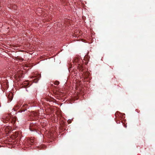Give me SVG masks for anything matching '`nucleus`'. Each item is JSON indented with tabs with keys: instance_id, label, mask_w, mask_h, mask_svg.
<instances>
[{
	"instance_id": "f257e3e1",
	"label": "nucleus",
	"mask_w": 155,
	"mask_h": 155,
	"mask_svg": "<svg viewBox=\"0 0 155 155\" xmlns=\"http://www.w3.org/2000/svg\"><path fill=\"white\" fill-rule=\"evenodd\" d=\"M2 121L4 123H6L9 122H11L13 124H14L16 121V119L15 118H12L9 114H6L3 117Z\"/></svg>"
},
{
	"instance_id": "20e7f679",
	"label": "nucleus",
	"mask_w": 155,
	"mask_h": 155,
	"mask_svg": "<svg viewBox=\"0 0 155 155\" xmlns=\"http://www.w3.org/2000/svg\"><path fill=\"white\" fill-rule=\"evenodd\" d=\"M28 142L30 145H33L34 144V140L32 138H29L28 140Z\"/></svg>"
},
{
	"instance_id": "9b49d317",
	"label": "nucleus",
	"mask_w": 155,
	"mask_h": 155,
	"mask_svg": "<svg viewBox=\"0 0 155 155\" xmlns=\"http://www.w3.org/2000/svg\"><path fill=\"white\" fill-rule=\"evenodd\" d=\"M78 67H79L80 68H81H81L80 69V70H81V69L82 68V66L81 65H80Z\"/></svg>"
},
{
	"instance_id": "0eeeda50",
	"label": "nucleus",
	"mask_w": 155,
	"mask_h": 155,
	"mask_svg": "<svg viewBox=\"0 0 155 155\" xmlns=\"http://www.w3.org/2000/svg\"><path fill=\"white\" fill-rule=\"evenodd\" d=\"M28 84L27 83V82H26H26H24L23 84V85H24L25 87L28 86Z\"/></svg>"
},
{
	"instance_id": "9d476101",
	"label": "nucleus",
	"mask_w": 155,
	"mask_h": 155,
	"mask_svg": "<svg viewBox=\"0 0 155 155\" xmlns=\"http://www.w3.org/2000/svg\"><path fill=\"white\" fill-rule=\"evenodd\" d=\"M21 105H20V104H18L17 105V107L18 108H19L20 107H21Z\"/></svg>"
},
{
	"instance_id": "f8f14e48",
	"label": "nucleus",
	"mask_w": 155,
	"mask_h": 155,
	"mask_svg": "<svg viewBox=\"0 0 155 155\" xmlns=\"http://www.w3.org/2000/svg\"><path fill=\"white\" fill-rule=\"evenodd\" d=\"M120 121H119L118 122V121H116V122L118 124V123H120ZM122 123V121H120Z\"/></svg>"
},
{
	"instance_id": "7ed1b4c3",
	"label": "nucleus",
	"mask_w": 155,
	"mask_h": 155,
	"mask_svg": "<svg viewBox=\"0 0 155 155\" xmlns=\"http://www.w3.org/2000/svg\"><path fill=\"white\" fill-rule=\"evenodd\" d=\"M41 77L40 74H36L33 76V78H34V82L35 83L37 82L40 78Z\"/></svg>"
},
{
	"instance_id": "39448f33",
	"label": "nucleus",
	"mask_w": 155,
	"mask_h": 155,
	"mask_svg": "<svg viewBox=\"0 0 155 155\" xmlns=\"http://www.w3.org/2000/svg\"><path fill=\"white\" fill-rule=\"evenodd\" d=\"M30 115L32 117H36L38 116V114L37 112L33 111L31 113Z\"/></svg>"
},
{
	"instance_id": "4468645a",
	"label": "nucleus",
	"mask_w": 155,
	"mask_h": 155,
	"mask_svg": "<svg viewBox=\"0 0 155 155\" xmlns=\"http://www.w3.org/2000/svg\"><path fill=\"white\" fill-rule=\"evenodd\" d=\"M12 100V99H11L10 101H11Z\"/></svg>"
},
{
	"instance_id": "1a4fd4ad",
	"label": "nucleus",
	"mask_w": 155,
	"mask_h": 155,
	"mask_svg": "<svg viewBox=\"0 0 155 155\" xmlns=\"http://www.w3.org/2000/svg\"><path fill=\"white\" fill-rule=\"evenodd\" d=\"M59 84V82L58 81H55L54 83V84L55 85H58Z\"/></svg>"
},
{
	"instance_id": "f03ea898",
	"label": "nucleus",
	"mask_w": 155,
	"mask_h": 155,
	"mask_svg": "<svg viewBox=\"0 0 155 155\" xmlns=\"http://www.w3.org/2000/svg\"><path fill=\"white\" fill-rule=\"evenodd\" d=\"M39 127L35 124H31L30 125L29 129L31 131H37L38 128Z\"/></svg>"
},
{
	"instance_id": "6e6552de",
	"label": "nucleus",
	"mask_w": 155,
	"mask_h": 155,
	"mask_svg": "<svg viewBox=\"0 0 155 155\" xmlns=\"http://www.w3.org/2000/svg\"><path fill=\"white\" fill-rule=\"evenodd\" d=\"M17 59H18L19 60H22V61L24 60V59L21 57H20L18 56L17 57Z\"/></svg>"
},
{
	"instance_id": "ddd939ff",
	"label": "nucleus",
	"mask_w": 155,
	"mask_h": 155,
	"mask_svg": "<svg viewBox=\"0 0 155 155\" xmlns=\"http://www.w3.org/2000/svg\"><path fill=\"white\" fill-rule=\"evenodd\" d=\"M24 105H22V107H24Z\"/></svg>"
},
{
	"instance_id": "423d86ee",
	"label": "nucleus",
	"mask_w": 155,
	"mask_h": 155,
	"mask_svg": "<svg viewBox=\"0 0 155 155\" xmlns=\"http://www.w3.org/2000/svg\"><path fill=\"white\" fill-rule=\"evenodd\" d=\"M19 132H15V137H17L18 136L19 134H20Z\"/></svg>"
}]
</instances>
